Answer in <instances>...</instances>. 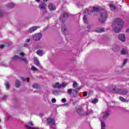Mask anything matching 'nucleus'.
I'll return each mask as SVG.
<instances>
[{"label":"nucleus","mask_w":129,"mask_h":129,"mask_svg":"<svg viewBox=\"0 0 129 129\" xmlns=\"http://www.w3.org/2000/svg\"><path fill=\"white\" fill-rule=\"evenodd\" d=\"M113 31L114 33H119L123 27V21L120 18L114 19L112 23Z\"/></svg>","instance_id":"1"},{"label":"nucleus","mask_w":129,"mask_h":129,"mask_svg":"<svg viewBox=\"0 0 129 129\" xmlns=\"http://www.w3.org/2000/svg\"><path fill=\"white\" fill-rule=\"evenodd\" d=\"M110 115V110H107L101 113V117L100 118L101 121V129H105L106 127V124L104 120H106V118ZM103 119V120H102Z\"/></svg>","instance_id":"2"},{"label":"nucleus","mask_w":129,"mask_h":129,"mask_svg":"<svg viewBox=\"0 0 129 129\" xmlns=\"http://www.w3.org/2000/svg\"><path fill=\"white\" fill-rule=\"evenodd\" d=\"M109 92L111 91L113 93H119V94H121L122 95H126L127 94V91H122L121 89H117L116 88H110Z\"/></svg>","instance_id":"3"},{"label":"nucleus","mask_w":129,"mask_h":129,"mask_svg":"<svg viewBox=\"0 0 129 129\" xmlns=\"http://www.w3.org/2000/svg\"><path fill=\"white\" fill-rule=\"evenodd\" d=\"M108 15L107 14V11H103L100 15V18H99V21L100 23H104L105 20L107 19Z\"/></svg>","instance_id":"4"},{"label":"nucleus","mask_w":129,"mask_h":129,"mask_svg":"<svg viewBox=\"0 0 129 129\" xmlns=\"http://www.w3.org/2000/svg\"><path fill=\"white\" fill-rule=\"evenodd\" d=\"M99 11H100V7H94L93 10H90V12L88 9H86L84 12V15H88V14L90 15L91 13H93L94 12H99Z\"/></svg>","instance_id":"5"},{"label":"nucleus","mask_w":129,"mask_h":129,"mask_svg":"<svg viewBox=\"0 0 129 129\" xmlns=\"http://www.w3.org/2000/svg\"><path fill=\"white\" fill-rule=\"evenodd\" d=\"M66 86H67V83L66 82H63L61 85L59 83H56L54 85L52 86V87H53V88H57L58 89H60V88H62V87L65 88Z\"/></svg>","instance_id":"6"},{"label":"nucleus","mask_w":129,"mask_h":129,"mask_svg":"<svg viewBox=\"0 0 129 129\" xmlns=\"http://www.w3.org/2000/svg\"><path fill=\"white\" fill-rule=\"evenodd\" d=\"M12 60H21L22 61H23L25 63H28V61H27V58L26 57H20L19 55H15L12 57Z\"/></svg>","instance_id":"7"},{"label":"nucleus","mask_w":129,"mask_h":129,"mask_svg":"<svg viewBox=\"0 0 129 129\" xmlns=\"http://www.w3.org/2000/svg\"><path fill=\"white\" fill-rule=\"evenodd\" d=\"M46 120L47 121L48 124H49L50 126H53L55 125V120H54L53 118H51V117L47 118Z\"/></svg>","instance_id":"8"},{"label":"nucleus","mask_w":129,"mask_h":129,"mask_svg":"<svg viewBox=\"0 0 129 129\" xmlns=\"http://www.w3.org/2000/svg\"><path fill=\"white\" fill-rule=\"evenodd\" d=\"M42 33H36L33 36L34 40L35 41H40L41 40V38L42 37Z\"/></svg>","instance_id":"9"},{"label":"nucleus","mask_w":129,"mask_h":129,"mask_svg":"<svg viewBox=\"0 0 129 129\" xmlns=\"http://www.w3.org/2000/svg\"><path fill=\"white\" fill-rule=\"evenodd\" d=\"M83 108L82 107H79L77 108V112L80 115H84L85 113L83 112Z\"/></svg>","instance_id":"10"},{"label":"nucleus","mask_w":129,"mask_h":129,"mask_svg":"<svg viewBox=\"0 0 129 129\" xmlns=\"http://www.w3.org/2000/svg\"><path fill=\"white\" fill-rule=\"evenodd\" d=\"M33 59L35 65H36V66H38V67H41V63H40V61L39 60V59H38V57L34 56Z\"/></svg>","instance_id":"11"},{"label":"nucleus","mask_w":129,"mask_h":129,"mask_svg":"<svg viewBox=\"0 0 129 129\" xmlns=\"http://www.w3.org/2000/svg\"><path fill=\"white\" fill-rule=\"evenodd\" d=\"M48 7L50 11H56V6L54 4L50 3Z\"/></svg>","instance_id":"12"},{"label":"nucleus","mask_w":129,"mask_h":129,"mask_svg":"<svg viewBox=\"0 0 129 129\" xmlns=\"http://www.w3.org/2000/svg\"><path fill=\"white\" fill-rule=\"evenodd\" d=\"M118 38L119 40H120L122 42H124L125 41V36L123 34H120L118 35Z\"/></svg>","instance_id":"13"},{"label":"nucleus","mask_w":129,"mask_h":129,"mask_svg":"<svg viewBox=\"0 0 129 129\" xmlns=\"http://www.w3.org/2000/svg\"><path fill=\"white\" fill-rule=\"evenodd\" d=\"M33 126V122L32 121H30L28 124L25 125V127L26 129H33L32 127Z\"/></svg>","instance_id":"14"},{"label":"nucleus","mask_w":129,"mask_h":129,"mask_svg":"<svg viewBox=\"0 0 129 129\" xmlns=\"http://www.w3.org/2000/svg\"><path fill=\"white\" fill-rule=\"evenodd\" d=\"M47 5L45 3H42L39 4V8L40 10H46Z\"/></svg>","instance_id":"15"},{"label":"nucleus","mask_w":129,"mask_h":129,"mask_svg":"<svg viewBox=\"0 0 129 129\" xmlns=\"http://www.w3.org/2000/svg\"><path fill=\"white\" fill-rule=\"evenodd\" d=\"M78 93V91H77V90L76 89L73 90V92L71 95L72 97H76V96H77Z\"/></svg>","instance_id":"16"},{"label":"nucleus","mask_w":129,"mask_h":129,"mask_svg":"<svg viewBox=\"0 0 129 129\" xmlns=\"http://www.w3.org/2000/svg\"><path fill=\"white\" fill-rule=\"evenodd\" d=\"M109 8L112 12H114V11L116 10V7L112 4H109Z\"/></svg>","instance_id":"17"},{"label":"nucleus","mask_w":129,"mask_h":129,"mask_svg":"<svg viewBox=\"0 0 129 129\" xmlns=\"http://www.w3.org/2000/svg\"><path fill=\"white\" fill-rule=\"evenodd\" d=\"M73 87H74L77 90H79L80 89V88L78 87V84L75 82H74L73 84Z\"/></svg>","instance_id":"18"},{"label":"nucleus","mask_w":129,"mask_h":129,"mask_svg":"<svg viewBox=\"0 0 129 129\" xmlns=\"http://www.w3.org/2000/svg\"><path fill=\"white\" fill-rule=\"evenodd\" d=\"M44 51L43 50H38L36 51V54L38 55V56H43V53Z\"/></svg>","instance_id":"19"},{"label":"nucleus","mask_w":129,"mask_h":129,"mask_svg":"<svg viewBox=\"0 0 129 129\" xmlns=\"http://www.w3.org/2000/svg\"><path fill=\"white\" fill-rule=\"evenodd\" d=\"M93 113V110L92 109L88 110L86 113H85L84 115H89V114H92Z\"/></svg>","instance_id":"20"},{"label":"nucleus","mask_w":129,"mask_h":129,"mask_svg":"<svg viewBox=\"0 0 129 129\" xmlns=\"http://www.w3.org/2000/svg\"><path fill=\"white\" fill-rule=\"evenodd\" d=\"M33 88H35L36 89H40V88H41V86L39 84H34L33 85Z\"/></svg>","instance_id":"21"},{"label":"nucleus","mask_w":129,"mask_h":129,"mask_svg":"<svg viewBox=\"0 0 129 129\" xmlns=\"http://www.w3.org/2000/svg\"><path fill=\"white\" fill-rule=\"evenodd\" d=\"M20 85H21V83L19 80H17L15 82V87L19 88V87H20Z\"/></svg>","instance_id":"22"},{"label":"nucleus","mask_w":129,"mask_h":129,"mask_svg":"<svg viewBox=\"0 0 129 129\" xmlns=\"http://www.w3.org/2000/svg\"><path fill=\"white\" fill-rule=\"evenodd\" d=\"M119 99H120V100H121L122 102H128V101L127 100L124 99V98L121 96L119 97Z\"/></svg>","instance_id":"23"},{"label":"nucleus","mask_w":129,"mask_h":129,"mask_svg":"<svg viewBox=\"0 0 129 129\" xmlns=\"http://www.w3.org/2000/svg\"><path fill=\"white\" fill-rule=\"evenodd\" d=\"M83 20L85 24H88V21H87V16H86V15L84 16Z\"/></svg>","instance_id":"24"},{"label":"nucleus","mask_w":129,"mask_h":129,"mask_svg":"<svg viewBox=\"0 0 129 129\" xmlns=\"http://www.w3.org/2000/svg\"><path fill=\"white\" fill-rule=\"evenodd\" d=\"M7 7L8 8H14V7H15V4H14V3H9L7 5Z\"/></svg>","instance_id":"25"},{"label":"nucleus","mask_w":129,"mask_h":129,"mask_svg":"<svg viewBox=\"0 0 129 129\" xmlns=\"http://www.w3.org/2000/svg\"><path fill=\"white\" fill-rule=\"evenodd\" d=\"M61 31L63 33H65L66 31H67V28L66 27V26H62Z\"/></svg>","instance_id":"26"},{"label":"nucleus","mask_w":129,"mask_h":129,"mask_svg":"<svg viewBox=\"0 0 129 129\" xmlns=\"http://www.w3.org/2000/svg\"><path fill=\"white\" fill-rule=\"evenodd\" d=\"M96 32L97 33H102V32H104V28H101L99 30H96Z\"/></svg>","instance_id":"27"},{"label":"nucleus","mask_w":129,"mask_h":129,"mask_svg":"<svg viewBox=\"0 0 129 129\" xmlns=\"http://www.w3.org/2000/svg\"><path fill=\"white\" fill-rule=\"evenodd\" d=\"M73 91V90H72V89H69L67 91V92L69 95H72Z\"/></svg>","instance_id":"28"},{"label":"nucleus","mask_w":129,"mask_h":129,"mask_svg":"<svg viewBox=\"0 0 129 129\" xmlns=\"http://www.w3.org/2000/svg\"><path fill=\"white\" fill-rule=\"evenodd\" d=\"M59 91L58 90H54L52 91V93L54 95H57V94H59Z\"/></svg>","instance_id":"29"},{"label":"nucleus","mask_w":129,"mask_h":129,"mask_svg":"<svg viewBox=\"0 0 129 129\" xmlns=\"http://www.w3.org/2000/svg\"><path fill=\"white\" fill-rule=\"evenodd\" d=\"M92 103H93L94 104H95L96 103H97L98 102V100L97 99H94L91 101Z\"/></svg>","instance_id":"30"},{"label":"nucleus","mask_w":129,"mask_h":129,"mask_svg":"<svg viewBox=\"0 0 129 129\" xmlns=\"http://www.w3.org/2000/svg\"><path fill=\"white\" fill-rule=\"evenodd\" d=\"M21 79L23 80V82H26V81H27V82H29V78L26 79L25 78H22Z\"/></svg>","instance_id":"31"},{"label":"nucleus","mask_w":129,"mask_h":129,"mask_svg":"<svg viewBox=\"0 0 129 129\" xmlns=\"http://www.w3.org/2000/svg\"><path fill=\"white\" fill-rule=\"evenodd\" d=\"M37 29H40V26H33V32L37 30Z\"/></svg>","instance_id":"32"},{"label":"nucleus","mask_w":129,"mask_h":129,"mask_svg":"<svg viewBox=\"0 0 129 129\" xmlns=\"http://www.w3.org/2000/svg\"><path fill=\"white\" fill-rule=\"evenodd\" d=\"M68 17V14L67 13L63 14L62 18H63V19H67Z\"/></svg>","instance_id":"33"},{"label":"nucleus","mask_w":129,"mask_h":129,"mask_svg":"<svg viewBox=\"0 0 129 129\" xmlns=\"http://www.w3.org/2000/svg\"><path fill=\"white\" fill-rule=\"evenodd\" d=\"M5 86L7 89H9V88H10V83H9V82H6L5 84Z\"/></svg>","instance_id":"34"},{"label":"nucleus","mask_w":129,"mask_h":129,"mask_svg":"<svg viewBox=\"0 0 129 129\" xmlns=\"http://www.w3.org/2000/svg\"><path fill=\"white\" fill-rule=\"evenodd\" d=\"M33 71L39 72V70L36 67H33Z\"/></svg>","instance_id":"35"},{"label":"nucleus","mask_w":129,"mask_h":129,"mask_svg":"<svg viewBox=\"0 0 129 129\" xmlns=\"http://www.w3.org/2000/svg\"><path fill=\"white\" fill-rule=\"evenodd\" d=\"M121 52L122 55H125V54H127V52H126V51H125V49H122Z\"/></svg>","instance_id":"36"},{"label":"nucleus","mask_w":129,"mask_h":129,"mask_svg":"<svg viewBox=\"0 0 129 129\" xmlns=\"http://www.w3.org/2000/svg\"><path fill=\"white\" fill-rule=\"evenodd\" d=\"M77 6H78V8H79V9L83 8V5H82V4H81L80 3H79Z\"/></svg>","instance_id":"37"},{"label":"nucleus","mask_w":129,"mask_h":129,"mask_svg":"<svg viewBox=\"0 0 129 129\" xmlns=\"http://www.w3.org/2000/svg\"><path fill=\"white\" fill-rule=\"evenodd\" d=\"M126 62H127V59H124V61L122 63L123 66H124L125 65V64H126Z\"/></svg>","instance_id":"38"},{"label":"nucleus","mask_w":129,"mask_h":129,"mask_svg":"<svg viewBox=\"0 0 129 129\" xmlns=\"http://www.w3.org/2000/svg\"><path fill=\"white\" fill-rule=\"evenodd\" d=\"M51 101H52V102L53 103H55V102H56V99H55V98H52V99H51Z\"/></svg>","instance_id":"39"},{"label":"nucleus","mask_w":129,"mask_h":129,"mask_svg":"<svg viewBox=\"0 0 129 129\" xmlns=\"http://www.w3.org/2000/svg\"><path fill=\"white\" fill-rule=\"evenodd\" d=\"M83 96H87V92H84L83 93Z\"/></svg>","instance_id":"40"},{"label":"nucleus","mask_w":129,"mask_h":129,"mask_svg":"<svg viewBox=\"0 0 129 129\" xmlns=\"http://www.w3.org/2000/svg\"><path fill=\"white\" fill-rule=\"evenodd\" d=\"M29 32H30V33H32V32H33V27L29 28Z\"/></svg>","instance_id":"41"},{"label":"nucleus","mask_w":129,"mask_h":129,"mask_svg":"<svg viewBox=\"0 0 129 129\" xmlns=\"http://www.w3.org/2000/svg\"><path fill=\"white\" fill-rule=\"evenodd\" d=\"M87 28L88 29V30H90V29H91V25H89L87 26Z\"/></svg>","instance_id":"42"},{"label":"nucleus","mask_w":129,"mask_h":129,"mask_svg":"<svg viewBox=\"0 0 129 129\" xmlns=\"http://www.w3.org/2000/svg\"><path fill=\"white\" fill-rule=\"evenodd\" d=\"M66 101H67V100H66L65 98H62V99H61V102H64V103H65V102H66Z\"/></svg>","instance_id":"43"},{"label":"nucleus","mask_w":129,"mask_h":129,"mask_svg":"<svg viewBox=\"0 0 129 129\" xmlns=\"http://www.w3.org/2000/svg\"><path fill=\"white\" fill-rule=\"evenodd\" d=\"M24 46L25 47V48H28V47H29V44L25 43L24 44Z\"/></svg>","instance_id":"44"},{"label":"nucleus","mask_w":129,"mask_h":129,"mask_svg":"<svg viewBox=\"0 0 129 129\" xmlns=\"http://www.w3.org/2000/svg\"><path fill=\"white\" fill-rule=\"evenodd\" d=\"M4 16V13L2 12H0V18H2Z\"/></svg>","instance_id":"45"},{"label":"nucleus","mask_w":129,"mask_h":129,"mask_svg":"<svg viewBox=\"0 0 129 129\" xmlns=\"http://www.w3.org/2000/svg\"><path fill=\"white\" fill-rule=\"evenodd\" d=\"M24 55L25 54L24 53V52H20V56H22V57H23Z\"/></svg>","instance_id":"46"},{"label":"nucleus","mask_w":129,"mask_h":129,"mask_svg":"<svg viewBox=\"0 0 129 129\" xmlns=\"http://www.w3.org/2000/svg\"><path fill=\"white\" fill-rule=\"evenodd\" d=\"M30 41H31V39H30V38L26 39V42H30Z\"/></svg>","instance_id":"47"},{"label":"nucleus","mask_w":129,"mask_h":129,"mask_svg":"<svg viewBox=\"0 0 129 129\" xmlns=\"http://www.w3.org/2000/svg\"><path fill=\"white\" fill-rule=\"evenodd\" d=\"M4 47H5V45H0V48H1V49H3V48H4Z\"/></svg>","instance_id":"48"},{"label":"nucleus","mask_w":129,"mask_h":129,"mask_svg":"<svg viewBox=\"0 0 129 129\" xmlns=\"http://www.w3.org/2000/svg\"><path fill=\"white\" fill-rule=\"evenodd\" d=\"M44 114H39V116H40V117H42V116H43Z\"/></svg>","instance_id":"49"},{"label":"nucleus","mask_w":129,"mask_h":129,"mask_svg":"<svg viewBox=\"0 0 129 129\" xmlns=\"http://www.w3.org/2000/svg\"><path fill=\"white\" fill-rule=\"evenodd\" d=\"M40 1L41 0H35V2H36L37 3H40Z\"/></svg>","instance_id":"50"},{"label":"nucleus","mask_w":129,"mask_h":129,"mask_svg":"<svg viewBox=\"0 0 129 129\" xmlns=\"http://www.w3.org/2000/svg\"><path fill=\"white\" fill-rule=\"evenodd\" d=\"M60 22H64V21L63 20V19H62V18H60Z\"/></svg>","instance_id":"51"},{"label":"nucleus","mask_w":129,"mask_h":129,"mask_svg":"<svg viewBox=\"0 0 129 129\" xmlns=\"http://www.w3.org/2000/svg\"><path fill=\"white\" fill-rule=\"evenodd\" d=\"M63 105H66L67 106H69V104H65Z\"/></svg>","instance_id":"52"},{"label":"nucleus","mask_w":129,"mask_h":129,"mask_svg":"<svg viewBox=\"0 0 129 129\" xmlns=\"http://www.w3.org/2000/svg\"><path fill=\"white\" fill-rule=\"evenodd\" d=\"M33 129H39V128H37V127H33Z\"/></svg>","instance_id":"53"},{"label":"nucleus","mask_w":129,"mask_h":129,"mask_svg":"<svg viewBox=\"0 0 129 129\" xmlns=\"http://www.w3.org/2000/svg\"><path fill=\"white\" fill-rule=\"evenodd\" d=\"M31 70H33V66H31Z\"/></svg>","instance_id":"54"},{"label":"nucleus","mask_w":129,"mask_h":129,"mask_svg":"<svg viewBox=\"0 0 129 129\" xmlns=\"http://www.w3.org/2000/svg\"><path fill=\"white\" fill-rule=\"evenodd\" d=\"M3 98H7V96H5Z\"/></svg>","instance_id":"55"},{"label":"nucleus","mask_w":129,"mask_h":129,"mask_svg":"<svg viewBox=\"0 0 129 129\" xmlns=\"http://www.w3.org/2000/svg\"><path fill=\"white\" fill-rule=\"evenodd\" d=\"M44 2H48V0H43Z\"/></svg>","instance_id":"56"},{"label":"nucleus","mask_w":129,"mask_h":129,"mask_svg":"<svg viewBox=\"0 0 129 129\" xmlns=\"http://www.w3.org/2000/svg\"><path fill=\"white\" fill-rule=\"evenodd\" d=\"M126 32H129V29L126 30Z\"/></svg>","instance_id":"57"},{"label":"nucleus","mask_w":129,"mask_h":129,"mask_svg":"<svg viewBox=\"0 0 129 129\" xmlns=\"http://www.w3.org/2000/svg\"><path fill=\"white\" fill-rule=\"evenodd\" d=\"M0 121H1V120H0Z\"/></svg>","instance_id":"58"}]
</instances>
